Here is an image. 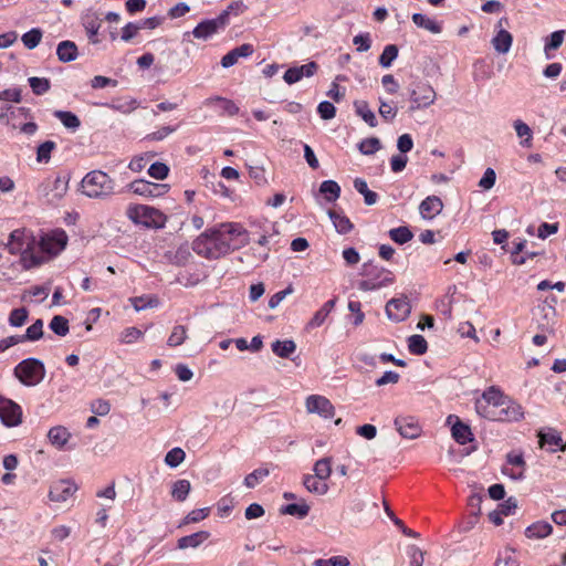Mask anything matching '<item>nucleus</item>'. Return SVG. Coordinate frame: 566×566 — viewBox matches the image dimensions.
Masks as SVG:
<instances>
[{"instance_id":"1","label":"nucleus","mask_w":566,"mask_h":566,"mask_svg":"<svg viewBox=\"0 0 566 566\" xmlns=\"http://www.w3.org/2000/svg\"><path fill=\"white\" fill-rule=\"evenodd\" d=\"M249 242L250 233L242 224L228 222L206 230L193 241L192 249L202 258L217 260Z\"/></svg>"},{"instance_id":"2","label":"nucleus","mask_w":566,"mask_h":566,"mask_svg":"<svg viewBox=\"0 0 566 566\" xmlns=\"http://www.w3.org/2000/svg\"><path fill=\"white\" fill-rule=\"evenodd\" d=\"M476 413L490 421L513 422L524 418L523 407L497 386L486 388L474 403Z\"/></svg>"},{"instance_id":"3","label":"nucleus","mask_w":566,"mask_h":566,"mask_svg":"<svg viewBox=\"0 0 566 566\" xmlns=\"http://www.w3.org/2000/svg\"><path fill=\"white\" fill-rule=\"evenodd\" d=\"M82 192L93 199H106L115 192V181L102 170H92L81 182Z\"/></svg>"},{"instance_id":"4","label":"nucleus","mask_w":566,"mask_h":566,"mask_svg":"<svg viewBox=\"0 0 566 566\" xmlns=\"http://www.w3.org/2000/svg\"><path fill=\"white\" fill-rule=\"evenodd\" d=\"M36 247L35 238L25 229L12 231L7 243L10 253L21 254L24 262H28L30 259L32 265L39 264L42 261V256H38L34 253Z\"/></svg>"},{"instance_id":"5","label":"nucleus","mask_w":566,"mask_h":566,"mask_svg":"<svg viewBox=\"0 0 566 566\" xmlns=\"http://www.w3.org/2000/svg\"><path fill=\"white\" fill-rule=\"evenodd\" d=\"M127 218L135 224L146 228H164L167 217L158 209L144 205H129L126 209Z\"/></svg>"},{"instance_id":"6","label":"nucleus","mask_w":566,"mask_h":566,"mask_svg":"<svg viewBox=\"0 0 566 566\" xmlns=\"http://www.w3.org/2000/svg\"><path fill=\"white\" fill-rule=\"evenodd\" d=\"M363 275L366 279L359 281L358 289L364 292L379 290L395 281V276L391 271L378 266L374 262L364 263Z\"/></svg>"},{"instance_id":"7","label":"nucleus","mask_w":566,"mask_h":566,"mask_svg":"<svg viewBox=\"0 0 566 566\" xmlns=\"http://www.w3.org/2000/svg\"><path fill=\"white\" fill-rule=\"evenodd\" d=\"M13 373L21 384L32 387L43 380L45 367L40 359L27 358L15 366Z\"/></svg>"},{"instance_id":"8","label":"nucleus","mask_w":566,"mask_h":566,"mask_svg":"<svg viewBox=\"0 0 566 566\" xmlns=\"http://www.w3.org/2000/svg\"><path fill=\"white\" fill-rule=\"evenodd\" d=\"M410 95V112H415L422 108H428L434 104L437 99V93L434 88L427 82H416L409 90Z\"/></svg>"},{"instance_id":"9","label":"nucleus","mask_w":566,"mask_h":566,"mask_svg":"<svg viewBox=\"0 0 566 566\" xmlns=\"http://www.w3.org/2000/svg\"><path fill=\"white\" fill-rule=\"evenodd\" d=\"M0 419L7 427H17L22 422V409L11 399L0 398Z\"/></svg>"},{"instance_id":"10","label":"nucleus","mask_w":566,"mask_h":566,"mask_svg":"<svg viewBox=\"0 0 566 566\" xmlns=\"http://www.w3.org/2000/svg\"><path fill=\"white\" fill-rule=\"evenodd\" d=\"M128 188L136 195L146 197V198H157L161 197L169 190V185L167 184H155L146 180H135L128 185Z\"/></svg>"},{"instance_id":"11","label":"nucleus","mask_w":566,"mask_h":566,"mask_svg":"<svg viewBox=\"0 0 566 566\" xmlns=\"http://www.w3.org/2000/svg\"><path fill=\"white\" fill-rule=\"evenodd\" d=\"M305 407L308 413H317L325 419H329L335 415V408L332 402L324 396L311 395L306 398Z\"/></svg>"},{"instance_id":"12","label":"nucleus","mask_w":566,"mask_h":566,"mask_svg":"<svg viewBox=\"0 0 566 566\" xmlns=\"http://www.w3.org/2000/svg\"><path fill=\"white\" fill-rule=\"evenodd\" d=\"M396 430L405 439H417L421 436L422 428L419 421L411 416H399L394 421Z\"/></svg>"},{"instance_id":"13","label":"nucleus","mask_w":566,"mask_h":566,"mask_svg":"<svg viewBox=\"0 0 566 566\" xmlns=\"http://www.w3.org/2000/svg\"><path fill=\"white\" fill-rule=\"evenodd\" d=\"M411 312V306L409 304L408 297L402 295L397 298H391L386 304V314L389 319L395 322L405 321Z\"/></svg>"},{"instance_id":"14","label":"nucleus","mask_w":566,"mask_h":566,"mask_svg":"<svg viewBox=\"0 0 566 566\" xmlns=\"http://www.w3.org/2000/svg\"><path fill=\"white\" fill-rule=\"evenodd\" d=\"M76 490L77 486L73 482L67 480H60L51 485L49 499L52 502L65 503L74 495Z\"/></svg>"},{"instance_id":"15","label":"nucleus","mask_w":566,"mask_h":566,"mask_svg":"<svg viewBox=\"0 0 566 566\" xmlns=\"http://www.w3.org/2000/svg\"><path fill=\"white\" fill-rule=\"evenodd\" d=\"M507 23H509L507 18H501L497 21L496 27L499 28V30L491 41L494 50L499 54H506L511 50V46L513 43L512 34L509 31H506L505 29H503V25L507 24Z\"/></svg>"},{"instance_id":"16","label":"nucleus","mask_w":566,"mask_h":566,"mask_svg":"<svg viewBox=\"0 0 566 566\" xmlns=\"http://www.w3.org/2000/svg\"><path fill=\"white\" fill-rule=\"evenodd\" d=\"M67 242V237L64 232L48 234L41 238L38 247L42 252L48 254H57L62 251Z\"/></svg>"},{"instance_id":"17","label":"nucleus","mask_w":566,"mask_h":566,"mask_svg":"<svg viewBox=\"0 0 566 566\" xmlns=\"http://www.w3.org/2000/svg\"><path fill=\"white\" fill-rule=\"evenodd\" d=\"M226 28L223 18H214L201 21L192 31L196 39L207 40L216 34L220 29Z\"/></svg>"},{"instance_id":"18","label":"nucleus","mask_w":566,"mask_h":566,"mask_svg":"<svg viewBox=\"0 0 566 566\" xmlns=\"http://www.w3.org/2000/svg\"><path fill=\"white\" fill-rule=\"evenodd\" d=\"M317 69H318V65L316 62H308L301 66L290 67L284 73L283 80L289 85H292V84L301 81L304 76H306V77L313 76L316 73Z\"/></svg>"},{"instance_id":"19","label":"nucleus","mask_w":566,"mask_h":566,"mask_svg":"<svg viewBox=\"0 0 566 566\" xmlns=\"http://www.w3.org/2000/svg\"><path fill=\"white\" fill-rule=\"evenodd\" d=\"M443 209V202L438 196H429L421 201L419 212L423 219L431 220L440 214Z\"/></svg>"},{"instance_id":"20","label":"nucleus","mask_w":566,"mask_h":566,"mask_svg":"<svg viewBox=\"0 0 566 566\" xmlns=\"http://www.w3.org/2000/svg\"><path fill=\"white\" fill-rule=\"evenodd\" d=\"M254 52V49L251 44L244 43L238 48H234L230 52H228L226 55L221 59V65L224 69H228L232 65H234L240 57H248L252 55Z\"/></svg>"},{"instance_id":"21","label":"nucleus","mask_w":566,"mask_h":566,"mask_svg":"<svg viewBox=\"0 0 566 566\" xmlns=\"http://www.w3.org/2000/svg\"><path fill=\"white\" fill-rule=\"evenodd\" d=\"M453 418L457 419L451 429L453 439L460 444L468 443L472 440V432L470 427L461 422L455 416H449L448 422L450 423Z\"/></svg>"},{"instance_id":"22","label":"nucleus","mask_w":566,"mask_h":566,"mask_svg":"<svg viewBox=\"0 0 566 566\" xmlns=\"http://www.w3.org/2000/svg\"><path fill=\"white\" fill-rule=\"evenodd\" d=\"M209 537L210 533L208 531H199L191 535L180 537L177 542V547L179 549L197 548Z\"/></svg>"},{"instance_id":"23","label":"nucleus","mask_w":566,"mask_h":566,"mask_svg":"<svg viewBox=\"0 0 566 566\" xmlns=\"http://www.w3.org/2000/svg\"><path fill=\"white\" fill-rule=\"evenodd\" d=\"M57 59L63 63H69L76 60L78 55L77 45L70 40L62 41L56 48Z\"/></svg>"},{"instance_id":"24","label":"nucleus","mask_w":566,"mask_h":566,"mask_svg":"<svg viewBox=\"0 0 566 566\" xmlns=\"http://www.w3.org/2000/svg\"><path fill=\"white\" fill-rule=\"evenodd\" d=\"M71 434L65 427L56 426L49 430L48 438L57 449H62L69 441Z\"/></svg>"},{"instance_id":"25","label":"nucleus","mask_w":566,"mask_h":566,"mask_svg":"<svg viewBox=\"0 0 566 566\" xmlns=\"http://www.w3.org/2000/svg\"><path fill=\"white\" fill-rule=\"evenodd\" d=\"M272 352L280 358H290L296 350V344L292 339H276L271 345Z\"/></svg>"},{"instance_id":"26","label":"nucleus","mask_w":566,"mask_h":566,"mask_svg":"<svg viewBox=\"0 0 566 566\" xmlns=\"http://www.w3.org/2000/svg\"><path fill=\"white\" fill-rule=\"evenodd\" d=\"M565 34H566V32L564 30H558V31L551 33L545 39L544 53H545L546 59H548V60L552 59L553 56L551 55V52L555 51L562 46L564 39H565Z\"/></svg>"},{"instance_id":"27","label":"nucleus","mask_w":566,"mask_h":566,"mask_svg":"<svg viewBox=\"0 0 566 566\" xmlns=\"http://www.w3.org/2000/svg\"><path fill=\"white\" fill-rule=\"evenodd\" d=\"M354 107H355L356 114L358 116H360L365 123H367L370 127L377 126L376 115L370 109V107L366 101H355Z\"/></svg>"},{"instance_id":"28","label":"nucleus","mask_w":566,"mask_h":566,"mask_svg":"<svg viewBox=\"0 0 566 566\" xmlns=\"http://www.w3.org/2000/svg\"><path fill=\"white\" fill-rule=\"evenodd\" d=\"M328 217L331 218V220L338 233L345 234V233H348L353 229V223L343 213L337 212L335 210H329Z\"/></svg>"},{"instance_id":"29","label":"nucleus","mask_w":566,"mask_h":566,"mask_svg":"<svg viewBox=\"0 0 566 566\" xmlns=\"http://www.w3.org/2000/svg\"><path fill=\"white\" fill-rule=\"evenodd\" d=\"M303 484L308 492L317 495H324L328 491V485L312 474L304 475Z\"/></svg>"},{"instance_id":"30","label":"nucleus","mask_w":566,"mask_h":566,"mask_svg":"<svg viewBox=\"0 0 566 566\" xmlns=\"http://www.w3.org/2000/svg\"><path fill=\"white\" fill-rule=\"evenodd\" d=\"M412 21L418 28H422L424 30H428L429 32L433 34H438L442 31L441 25L434 21L433 19L428 18L424 14L421 13H413L412 14Z\"/></svg>"},{"instance_id":"31","label":"nucleus","mask_w":566,"mask_h":566,"mask_svg":"<svg viewBox=\"0 0 566 566\" xmlns=\"http://www.w3.org/2000/svg\"><path fill=\"white\" fill-rule=\"evenodd\" d=\"M214 103L219 104L223 114H226L228 116H234L239 113V107L237 106V104L233 101L221 97V96L210 97V98H207L205 102L206 105H211Z\"/></svg>"},{"instance_id":"32","label":"nucleus","mask_w":566,"mask_h":566,"mask_svg":"<svg viewBox=\"0 0 566 566\" xmlns=\"http://www.w3.org/2000/svg\"><path fill=\"white\" fill-rule=\"evenodd\" d=\"M553 527L547 522H536L525 530V535L528 538H544L548 536Z\"/></svg>"},{"instance_id":"33","label":"nucleus","mask_w":566,"mask_h":566,"mask_svg":"<svg viewBox=\"0 0 566 566\" xmlns=\"http://www.w3.org/2000/svg\"><path fill=\"white\" fill-rule=\"evenodd\" d=\"M319 192L325 196L328 202H334L339 198L340 187L334 180H325L319 186Z\"/></svg>"},{"instance_id":"34","label":"nucleus","mask_w":566,"mask_h":566,"mask_svg":"<svg viewBox=\"0 0 566 566\" xmlns=\"http://www.w3.org/2000/svg\"><path fill=\"white\" fill-rule=\"evenodd\" d=\"M354 188L364 196L365 203L367 206H373L378 200V195L368 189L367 182L361 178H356L354 180Z\"/></svg>"},{"instance_id":"35","label":"nucleus","mask_w":566,"mask_h":566,"mask_svg":"<svg viewBox=\"0 0 566 566\" xmlns=\"http://www.w3.org/2000/svg\"><path fill=\"white\" fill-rule=\"evenodd\" d=\"M188 338V328L184 325H175L167 339V345L170 347H177L182 345Z\"/></svg>"},{"instance_id":"36","label":"nucleus","mask_w":566,"mask_h":566,"mask_svg":"<svg viewBox=\"0 0 566 566\" xmlns=\"http://www.w3.org/2000/svg\"><path fill=\"white\" fill-rule=\"evenodd\" d=\"M313 471V475L319 479L321 481L327 480L332 474V459L322 458L317 460L314 464Z\"/></svg>"},{"instance_id":"37","label":"nucleus","mask_w":566,"mask_h":566,"mask_svg":"<svg viewBox=\"0 0 566 566\" xmlns=\"http://www.w3.org/2000/svg\"><path fill=\"white\" fill-rule=\"evenodd\" d=\"M43 336V321L41 318L36 319L32 325H30L25 334L19 335L21 343L23 342H35L39 340Z\"/></svg>"},{"instance_id":"38","label":"nucleus","mask_w":566,"mask_h":566,"mask_svg":"<svg viewBox=\"0 0 566 566\" xmlns=\"http://www.w3.org/2000/svg\"><path fill=\"white\" fill-rule=\"evenodd\" d=\"M513 125H514L516 135L520 138H523V140L521 142V145L524 147H531L533 133H532V129L530 128V126L521 119H516Z\"/></svg>"},{"instance_id":"39","label":"nucleus","mask_w":566,"mask_h":566,"mask_svg":"<svg viewBox=\"0 0 566 566\" xmlns=\"http://www.w3.org/2000/svg\"><path fill=\"white\" fill-rule=\"evenodd\" d=\"M247 10L242 0L232 1L218 17L224 19V25L229 24L230 15L238 17Z\"/></svg>"},{"instance_id":"40","label":"nucleus","mask_w":566,"mask_h":566,"mask_svg":"<svg viewBox=\"0 0 566 566\" xmlns=\"http://www.w3.org/2000/svg\"><path fill=\"white\" fill-rule=\"evenodd\" d=\"M191 490V484L188 480H177L172 484L171 495L175 500L184 502Z\"/></svg>"},{"instance_id":"41","label":"nucleus","mask_w":566,"mask_h":566,"mask_svg":"<svg viewBox=\"0 0 566 566\" xmlns=\"http://www.w3.org/2000/svg\"><path fill=\"white\" fill-rule=\"evenodd\" d=\"M310 512V506L305 503H292L281 509L282 514L297 516L300 518L305 517Z\"/></svg>"},{"instance_id":"42","label":"nucleus","mask_w":566,"mask_h":566,"mask_svg":"<svg viewBox=\"0 0 566 566\" xmlns=\"http://www.w3.org/2000/svg\"><path fill=\"white\" fill-rule=\"evenodd\" d=\"M42 39V31L39 28L31 29L21 36V41L29 50L35 49Z\"/></svg>"},{"instance_id":"43","label":"nucleus","mask_w":566,"mask_h":566,"mask_svg":"<svg viewBox=\"0 0 566 566\" xmlns=\"http://www.w3.org/2000/svg\"><path fill=\"white\" fill-rule=\"evenodd\" d=\"M389 237L396 243L405 244L413 238V234L408 227L402 226L389 230Z\"/></svg>"},{"instance_id":"44","label":"nucleus","mask_w":566,"mask_h":566,"mask_svg":"<svg viewBox=\"0 0 566 566\" xmlns=\"http://www.w3.org/2000/svg\"><path fill=\"white\" fill-rule=\"evenodd\" d=\"M408 348L415 355H423L428 349V343L421 335H412L408 338Z\"/></svg>"},{"instance_id":"45","label":"nucleus","mask_w":566,"mask_h":566,"mask_svg":"<svg viewBox=\"0 0 566 566\" xmlns=\"http://www.w3.org/2000/svg\"><path fill=\"white\" fill-rule=\"evenodd\" d=\"M49 327L57 336H65L70 331L69 321L61 315L53 316Z\"/></svg>"},{"instance_id":"46","label":"nucleus","mask_w":566,"mask_h":566,"mask_svg":"<svg viewBox=\"0 0 566 566\" xmlns=\"http://www.w3.org/2000/svg\"><path fill=\"white\" fill-rule=\"evenodd\" d=\"M29 317V312L25 307L14 308L10 312L8 322L12 327L23 326Z\"/></svg>"},{"instance_id":"47","label":"nucleus","mask_w":566,"mask_h":566,"mask_svg":"<svg viewBox=\"0 0 566 566\" xmlns=\"http://www.w3.org/2000/svg\"><path fill=\"white\" fill-rule=\"evenodd\" d=\"M54 116L59 118L66 128L76 129L81 125L78 117L71 112L56 111Z\"/></svg>"},{"instance_id":"48","label":"nucleus","mask_w":566,"mask_h":566,"mask_svg":"<svg viewBox=\"0 0 566 566\" xmlns=\"http://www.w3.org/2000/svg\"><path fill=\"white\" fill-rule=\"evenodd\" d=\"M84 28L87 33L88 40L91 43L96 44L99 42L97 34L101 28V21L98 18L94 17L91 19H86L84 22Z\"/></svg>"},{"instance_id":"49","label":"nucleus","mask_w":566,"mask_h":566,"mask_svg":"<svg viewBox=\"0 0 566 566\" xmlns=\"http://www.w3.org/2000/svg\"><path fill=\"white\" fill-rule=\"evenodd\" d=\"M398 46L395 44H389L385 46L382 53L379 56V64L382 67H390L394 60L398 56Z\"/></svg>"},{"instance_id":"50","label":"nucleus","mask_w":566,"mask_h":566,"mask_svg":"<svg viewBox=\"0 0 566 566\" xmlns=\"http://www.w3.org/2000/svg\"><path fill=\"white\" fill-rule=\"evenodd\" d=\"M539 446L544 447H558L562 451L565 450V446H562V437L557 433H538Z\"/></svg>"},{"instance_id":"51","label":"nucleus","mask_w":566,"mask_h":566,"mask_svg":"<svg viewBox=\"0 0 566 566\" xmlns=\"http://www.w3.org/2000/svg\"><path fill=\"white\" fill-rule=\"evenodd\" d=\"M381 148V143L377 137H369L361 140L358 149L364 155H373Z\"/></svg>"},{"instance_id":"52","label":"nucleus","mask_w":566,"mask_h":566,"mask_svg":"<svg viewBox=\"0 0 566 566\" xmlns=\"http://www.w3.org/2000/svg\"><path fill=\"white\" fill-rule=\"evenodd\" d=\"M185 458L186 453L181 448H174L167 452L165 463L170 468H177Z\"/></svg>"},{"instance_id":"53","label":"nucleus","mask_w":566,"mask_h":566,"mask_svg":"<svg viewBox=\"0 0 566 566\" xmlns=\"http://www.w3.org/2000/svg\"><path fill=\"white\" fill-rule=\"evenodd\" d=\"M29 84L32 92L36 95L46 93L51 87L50 81L46 77L32 76L29 78Z\"/></svg>"},{"instance_id":"54","label":"nucleus","mask_w":566,"mask_h":566,"mask_svg":"<svg viewBox=\"0 0 566 566\" xmlns=\"http://www.w3.org/2000/svg\"><path fill=\"white\" fill-rule=\"evenodd\" d=\"M424 552H422L416 545H409L407 547V555L409 558V566H422L424 563Z\"/></svg>"},{"instance_id":"55","label":"nucleus","mask_w":566,"mask_h":566,"mask_svg":"<svg viewBox=\"0 0 566 566\" xmlns=\"http://www.w3.org/2000/svg\"><path fill=\"white\" fill-rule=\"evenodd\" d=\"M55 143L52 140H46L39 145L36 150V160L39 163H48L51 158V153L55 148Z\"/></svg>"},{"instance_id":"56","label":"nucleus","mask_w":566,"mask_h":566,"mask_svg":"<svg viewBox=\"0 0 566 566\" xmlns=\"http://www.w3.org/2000/svg\"><path fill=\"white\" fill-rule=\"evenodd\" d=\"M270 474V471L264 468H260L248 474L244 479V484L247 488H254L260 481L266 478Z\"/></svg>"},{"instance_id":"57","label":"nucleus","mask_w":566,"mask_h":566,"mask_svg":"<svg viewBox=\"0 0 566 566\" xmlns=\"http://www.w3.org/2000/svg\"><path fill=\"white\" fill-rule=\"evenodd\" d=\"M69 189V180L65 177H56L53 182L52 196L53 199H62Z\"/></svg>"},{"instance_id":"58","label":"nucleus","mask_w":566,"mask_h":566,"mask_svg":"<svg viewBox=\"0 0 566 566\" xmlns=\"http://www.w3.org/2000/svg\"><path fill=\"white\" fill-rule=\"evenodd\" d=\"M379 114L380 116L387 120L391 122L395 119L398 113V108L396 106H392L391 104L387 103L382 98H379Z\"/></svg>"},{"instance_id":"59","label":"nucleus","mask_w":566,"mask_h":566,"mask_svg":"<svg viewBox=\"0 0 566 566\" xmlns=\"http://www.w3.org/2000/svg\"><path fill=\"white\" fill-rule=\"evenodd\" d=\"M168 166L159 161L151 164L148 168L149 176L158 180H164L168 176Z\"/></svg>"},{"instance_id":"60","label":"nucleus","mask_w":566,"mask_h":566,"mask_svg":"<svg viewBox=\"0 0 566 566\" xmlns=\"http://www.w3.org/2000/svg\"><path fill=\"white\" fill-rule=\"evenodd\" d=\"M143 337V332L136 327H127L122 334L119 340L123 344H133Z\"/></svg>"},{"instance_id":"61","label":"nucleus","mask_w":566,"mask_h":566,"mask_svg":"<svg viewBox=\"0 0 566 566\" xmlns=\"http://www.w3.org/2000/svg\"><path fill=\"white\" fill-rule=\"evenodd\" d=\"M317 112H318L321 118L324 120L332 119L336 115L335 106L328 101L321 102L318 104Z\"/></svg>"},{"instance_id":"62","label":"nucleus","mask_w":566,"mask_h":566,"mask_svg":"<svg viewBox=\"0 0 566 566\" xmlns=\"http://www.w3.org/2000/svg\"><path fill=\"white\" fill-rule=\"evenodd\" d=\"M349 562L346 557L343 556H334L328 559H316L313 563V566H348Z\"/></svg>"},{"instance_id":"63","label":"nucleus","mask_w":566,"mask_h":566,"mask_svg":"<svg viewBox=\"0 0 566 566\" xmlns=\"http://www.w3.org/2000/svg\"><path fill=\"white\" fill-rule=\"evenodd\" d=\"M496 174L494 169L488 168L479 181V187H481L484 190H490L494 186Z\"/></svg>"},{"instance_id":"64","label":"nucleus","mask_w":566,"mask_h":566,"mask_svg":"<svg viewBox=\"0 0 566 566\" xmlns=\"http://www.w3.org/2000/svg\"><path fill=\"white\" fill-rule=\"evenodd\" d=\"M139 30H142V27L138 23L129 22L123 27L120 39L124 42H128L137 35Z\"/></svg>"}]
</instances>
